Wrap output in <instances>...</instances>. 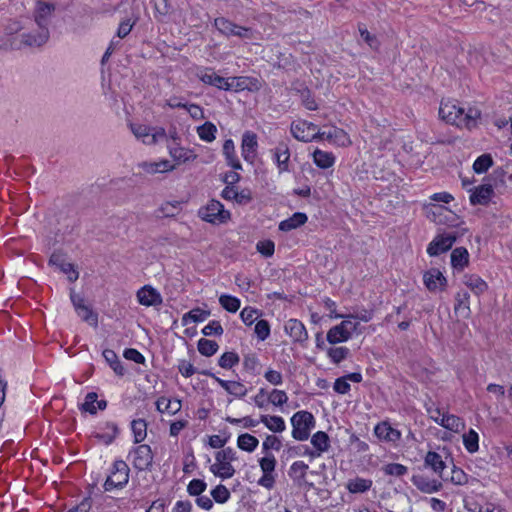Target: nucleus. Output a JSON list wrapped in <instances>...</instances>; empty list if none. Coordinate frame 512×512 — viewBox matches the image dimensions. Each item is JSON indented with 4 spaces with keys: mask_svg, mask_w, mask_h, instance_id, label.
<instances>
[{
    "mask_svg": "<svg viewBox=\"0 0 512 512\" xmlns=\"http://www.w3.org/2000/svg\"><path fill=\"white\" fill-rule=\"evenodd\" d=\"M439 115L446 124L460 126L464 124L467 128L483 125L481 111L476 106H469L467 109L459 106L454 100L442 101L439 108Z\"/></svg>",
    "mask_w": 512,
    "mask_h": 512,
    "instance_id": "f257e3e1",
    "label": "nucleus"
},
{
    "mask_svg": "<svg viewBox=\"0 0 512 512\" xmlns=\"http://www.w3.org/2000/svg\"><path fill=\"white\" fill-rule=\"evenodd\" d=\"M154 131V133H151V130H132L135 138L142 141L145 145L167 144L170 155L174 159H181L183 157V149L173 148L169 145V139L175 142L178 138L176 130H170V135H167L166 130Z\"/></svg>",
    "mask_w": 512,
    "mask_h": 512,
    "instance_id": "f03ea898",
    "label": "nucleus"
},
{
    "mask_svg": "<svg viewBox=\"0 0 512 512\" xmlns=\"http://www.w3.org/2000/svg\"><path fill=\"white\" fill-rule=\"evenodd\" d=\"M291 424L293 427L292 437L298 441H305L309 438L316 421L312 413L303 410L292 416Z\"/></svg>",
    "mask_w": 512,
    "mask_h": 512,
    "instance_id": "7ed1b4c3",
    "label": "nucleus"
},
{
    "mask_svg": "<svg viewBox=\"0 0 512 512\" xmlns=\"http://www.w3.org/2000/svg\"><path fill=\"white\" fill-rule=\"evenodd\" d=\"M130 468L123 460H116L112 465L111 474L104 483V490L122 489L129 481Z\"/></svg>",
    "mask_w": 512,
    "mask_h": 512,
    "instance_id": "20e7f679",
    "label": "nucleus"
},
{
    "mask_svg": "<svg viewBox=\"0 0 512 512\" xmlns=\"http://www.w3.org/2000/svg\"><path fill=\"white\" fill-rule=\"evenodd\" d=\"M199 217L212 224H220L226 222L230 217V213L224 210V206L217 200H211L205 207L200 208Z\"/></svg>",
    "mask_w": 512,
    "mask_h": 512,
    "instance_id": "39448f33",
    "label": "nucleus"
},
{
    "mask_svg": "<svg viewBox=\"0 0 512 512\" xmlns=\"http://www.w3.org/2000/svg\"><path fill=\"white\" fill-rule=\"evenodd\" d=\"M359 322H353L349 318L343 320L340 324L332 327L327 332V341L330 344H337L347 341L351 334L357 331Z\"/></svg>",
    "mask_w": 512,
    "mask_h": 512,
    "instance_id": "423d86ee",
    "label": "nucleus"
},
{
    "mask_svg": "<svg viewBox=\"0 0 512 512\" xmlns=\"http://www.w3.org/2000/svg\"><path fill=\"white\" fill-rule=\"evenodd\" d=\"M133 455L132 465L138 471H152L153 452L147 444H141L134 448L131 452Z\"/></svg>",
    "mask_w": 512,
    "mask_h": 512,
    "instance_id": "0eeeda50",
    "label": "nucleus"
},
{
    "mask_svg": "<svg viewBox=\"0 0 512 512\" xmlns=\"http://www.w3.org/2000/svg\"><path fill=\"white\" fill-rule=\"evenodd\" d=\"M459 237L458 232H451L437 235L428 245L427 253L429 256H438L450 250Z\"/></svg>",
    "mask_w": 512,
    "mask_h": 512,
    "instance_id": "6e6552de",
    "label": "nucleus"
},
{
    "mask_svg": "<svg viewBox=\"0 0 512 512\" xmlns=\"http://www.w3.org/2000/svg\"><path fill=\"white\" fill-rule=\"evenodd\" d=\"M49 37V30L39 29L36 33L29 32L21 34L17 41L11 43V46L15 49H21L22 47H41L48 41Z\"/></svg>",
    "mask_w": 512,
    "mask_h": 512,
    "instance_id": "1a4fd4ad",
    "label": "nucleus"
},
{
    "mask_svg": "<svg viewBox=\"0 0 512 512\" xmlns=\"http://www.w3.org/2000/svg\"><path fill=\"white\" fill-rule=\"evenodd\" d=\"M140 170L139 175H156L159 173H167L175 169V165L167 160L162 159L159 161H142L137 164Z\"/></svg>",
    "mask_w": 512,
    "mask_h": 512,
    "instance_id": "9d476101",
    "label": "nucleus"
},
{
    "mask_svg": "<svg viewBox=\"0 0 512 512\" xmlns=\"http://www.w3.org/2000/svg\"><path fill=\"white\" fill-rule=\"evenodd\" d=\"M165 106H168L172 109L182 108L194 120H200L204 117L203 109L200 106L188 103V101L183 97L171 96L166 100Z\"/></svg>",
    "mask_w": 512,
    "mask_h": 512,
    "instance_id": "9b49d317",
    "label": "nucleus"
},
{
    "mask_svg": "<svg viewBox=\"0 0 512 512\" xmlns=\"http://www.w3.org/2000/svg\"><path fill=\"white\" fill-rule=\"evenodd\" d=\"M49 265L59 268L61 272L67 275L70 282H75L79 277V273L74 265L66 262L64 255L60 252L52 253L49 258Z\"/></svg>",
    "mask_w": 512,
    "mask_h": 512,
    "instance_id": "f8f14e48",
    "label": "nucleus"
},
{
    "mask_svg": "<svg viewBox=\"0 0 512 512\" xmlns=\"http://www.w3.org/2000/svg\"><path fill=\"white\" fill-rule=\"evenodd\" d=\"M54 11V5L44 1H38L34 12V20L40 30H49L50 19Z\"/></svg>",
    "mask_w": 512,
    "mask_h": 512,
    "instance_id": "ddd939ff",
    "label": "nucleus"
},
{
    "mask_svg": "<svg viewBox=\"0 0 512 512\" xmlns=\"http://www.w3.org/2000/svg\"><path fill=\"white\" fill-rule=\"evenodd\" d=\"M273 158L277 164L279 173L290 171V150L285 142H280L271 150Z\"/></svg>",
    "mask_w": 512,
    "mask_h": 512,
    "instance_id": "4468645a",
    "label": "nucleus"
},
{
    "mask_svg": "<svg viewBox=\"0 0 512 512\" xmlns=\"http://www.w3.org/2000/svg\"><path fill=\"white\" fill-rule=\"evenodd\" d=\"M285 332L294 342L304 343L308 340V333L304 324L298 319H289L285 324Z\"/></svg>",
    "mask_w": 512,
    "mask_h": 512,
    "instance_id": "2eb2a0df",
    "label": "nucleus"
},
{
    "mask_svg": "<svg viewBox=\"0 0 512 512\" xmlns=\"http://www.w3.org/2000/svg\"><path fill=\"white\" fill-rule=\"evenodd\" d=\"M375 435L383 441L396 443L401 439V432L393 428L389 422L378 423L374 428Z\"/></svg>",
    "mask_w": 512,
    "mask_h": 512,
    "instance_id": "dca6fc26",
    "label": "nucleus"
},
{
    "mask_svg": "<svg viewBox=\"0 0 512 512\" xmlns=\"http://www.w3.org/2000/svg\"><path fill=\"white\" fill-rule=\"evenodd\" d=\"M414 486L424 493L437 492L442 488V483L435 479H430L423 474L413 475L411 479Z\"/></svg>",
    "mask_w": 512,
    "mask_h": 512,
    "instance_id": "f3484780",
    "label": "nucleus"
},
{
    "mask_svg": "<svg viewBox=\"0 0 512 512\" xmlns=\"http://www.w3.org/2000/svg\"><path fill=\"white\" fill-rule=\"evenodd\" d=\"M493 194L494 190L492 184H482L472 191L470 195V202L472 205H487Z\"/></svg>",
    "mask_w": 512,
    "mask_h": 512,
    "instance_id": "a211bd4d",
    "label": "nucleus"
},
{
    "mask_svg": "<svg viewBox=\"0 0 512 512\" xmlns=\"http://www.w3.org/2000/svg\"><path fill=\"white\" fill-rule=\"evenodd\" d=\"M137 299L141 305L157 306L162 304L160 293L153 287L146 285L137 292Z\"/></svg>",
    "mask_w": 512,
    "mask_h": 512,
    "instance_id": "6ab92c4d",
    "label": "nucleus"
},
{
    "mask_svg": "<svg viewBox=\"0 0 512 512\" xmlns=\"http://www.w3.org/2000/svg\"><path fill=\"white\" fill-rule=\"evenodd\" d=\"M99 429L103 432H95L93 437L106 445L111 444L119 434L118 425L114 422L107 421L100 425Z\"/></svg>",
    "mask_w": 512,
    "mask_h": 512,
    "instance_id": "aec40b11",
    "label": "nucleus"
},
{
    "mask_svg": "<svg viewBox=\"0 0 512 512\" xmlns=\"http://www.w3.org/2000/svg\"><path fill=\"white\" fill-rule=\"evenodd\" d=\"M423 281L429 291H435L437 288L443 289L447 283L443 274L435 268L424 273Z\"/></svg>",
    "mask_w": 512,
    "mask_h": 512,
    "instance_id": "412c9836",
    "label": "nucleus"
},
{
    "mask_svg": "<svg viewBox=\"0 0 512 512\" xmlns=\"http://www.w3.org/2000/svg\"><path fill=\"white\" fill-rule=\"evenodd\" d=\"M257 136L255 133L246 132L242 138V155L248 162H253L256 155Z\"/></svg>",
    "mask_w": 512,
    "mask_h": 512,
    "instance_id": "4be33fe9",
    "label": "nucleus"
},
{
    "mask_svg": "<svg viewBox=\"0 0 512 512\" xmlns=\"http://www.w3.org/2000/svg\"><path fill=\"white\" fill-rule=\"evenodd\" d=\"M424 464L438 474L442 480H448V477L444 475L446 464L440 454L434 451H429L425 456Z\"/></svg>",
    "mask_w": 512,
    "mask_h": 512,
    "instance_id": "5701e85b",
    "label": "nucleus"
},
{
    "mask_svg": "<svg viewBox=\"0 0 512 512\" xmlns=\"http://www.w3.org/2000/svg\"><path fill=\"white\" fill-rule=\"evenodd\" d=\"M311 444L315 448V452H311L310 457H319L322 453L329 450L330 438L326 432L318 431L311 437Z\"/></svg>",
    "mask_w": 512,
    "mask_h": 512,
    "instance_id": "b1692460",
    "label": "nucleus"
},
{
    "mask_svg": "<svg viewBox=\"0 0 512 512\" xmlns=\"http://www.w3.org/2000/svg\"><path fill=\"white\" fill-rule=\"evenodd\" d=\"M198 76L204 84L215 86L224 91L227 89L228 78L217 75L212 69H206L200 72Z\"/></svg>",
    "mask_w": 512,
    "mask_h": 512,
    "instance_id": "393cba45",
    "label": "nucleus"
},
{
    "mask_svg": "<svg viewBox=\"0 0 512 512\" xmlns=\"http://www.w3.org/2000/svg\"><path fill=\"white\" fill-rule=\"evenodd\" d=\"M470 295L467 291H459L455 296L454 313L462 318H469L471 314L469 306Z\"/></svg>",
    "mask_w": 512,
    "mask_h": 512,
    "instance_id": "a878e982",
    "label": "nucleus"
},
{
    "mask_svg": "<svg viewBox=\"0 0 512 512\" xmlns=\"http://www.w3.org/2000/svg\"><path fill=\"white\" fill-rule=\"evenodd\" d=\"M463 283L477 296L483 294L488 289L487 283L476 274H465Z\"/></svg>",
    "mask_w": 512,
    "mask_h": 512,
    "instance_id": "bb28decb",
    "label": "nucleus"
},
{
    "mask_svg": "<svg viewBox=\"0 0 512 512\" xmlns=\"http://www.w3.org/2000/svg\"><path fill=\"white\" fill-rule=\"evenodd\" d=\"M332 145L346 147L351 144V139L345 130H329L325 131L324 139Z\"/></svg>",
    "mask_w": 512,
    "mask_h": 512,
    "instance_id": "cd10ccee",
    "label": "nucleus"
},
{
    "mask_svg": "<svg viewBox=\"0 0 512 512\" xmlns=\"http://www.w3.org/2000/svg\"><path fill=\"white\" fill-rule=\"evenodd\" d=\"M451 264L454 269L462 271L469 264V253L464 247H457L451 253Z\"/></svg>",
    "mask_w": 512,
    "mask_h": 512,
    "instance_id": "c85d7f7f",
    "label": "nucleus"
},
{
    "mask_svg": "<svg viewBox=\"0 0 512 512\" xmlns=\"http://www.w3.org/2000/svg\"><path fill=\"white\" fill-rule=\"evenodd\" d=\"M307 219L308 218L305 213L296 212L290 218L281 221L279 224V229L285 232L291 231L304 225L307 222Z\"/></svg>",
    "mask_w": 512,
    "mask_h": 512,
    "instance_id": "c756f323",
    "label": "nucleus"
},
{
    "mask_svg": "<svg viewBox=\"0 0 512 512\" xmlns=\"http://www.w3.org/2000/svg\"><path fill=\"white\" fill-rule=\"evenodd\" d=\"M435 421L442 427L454 432H459L465 427L464 421L460 417L453 414H443L440 421H438L437 418H435Z\"/></svg>",
    "mask_w": 512,
    "mask_h": 512,
    "instance_id": "7c9ffc66",
    "label": "nucleus"
},
{
    "mask_svg": "<svg viewBox=\"0 0 512 512\" xmlns=\"http://www.w3.org/2000/svg\"><path fill=\"white\" fill-rule=\"evenodd\" d=\"M181 407H182V404H181V400H179V399L170 400L166 397H160L156 401V409L160 413L167 411L170 414L174 415L181 410Z\"/></svg>",
    "mask_w": 512,
    "mask_h": 512,
    "instance_id": "2f4dec72",
    "label": "nucleus"
},
{
    "mask_svg": "<svg viewBox=\"0 0 512 512\" xmlns=\"http://www.w3.org/2000/svg\"><path fill=\"white\" fill-rule=\"evenodd\" d=\"M314 163L321 169H327L334 165L335 157L332 153L316 149L313 152Z\"/></svg>",
    "mask_w": 512,
    "mask_h": 512,
    "instance_id": "473e14b6",
    "label": "nucleus"
},
{
    "mask_svg": "<svg viewBox=\"0 0 512 512\" xmlns=\"http://www.w3.org/2000/svg\"><path fill=\"white\" fill-rule=\"evenodd\" d=\"M103 357L118 376H123L125 374V369L113 350L105 349L103 351Z\"/></svg>",
    "mask_w": 512,
    "mask_h": 512,
    "instance_id": "72a5a7b5",
    "label": "nucleus"
},
{
    "mask_svg": "<svg viewBox=\"0 0 512 512\" xmlns=\"http://www.w3.org/2000/svg\"><path fill=\"white\" fill-rule=\"evenodd\" d=\"M214 26L221 34L230 37L235 36L238 25L224 17H219L214 20Z\"/></svg>",
    "mask_w": 512,
    "mask_h": 512,
    "instance_id": "f704fd0d",
    "label": "nucleus"
},
{
    "mask_svg": "<svg viewBox=\"0 0 512 512\" xmlns=\"http://www.w3.org/2000/svg\"><path fill=\"white\" fill-rule=\"evenodd\" d=\"M223 152L228 160V164L235 170L242 169L239 159L235 155L234 142L231 139L225 140Z\"/></svg>",
    "mask_w": 512,
    "mask_h": 512,
    "instance_id": "c9c22d12",
    "label": "nucleus"
},
{
    "mask_svg": "<svg viewBox=\"0 0 512 512\" xmlns=\"http://www.w3.org/2000/svg\"><path fill=\"white\" fill-rule=\"evenodd\" d=\"M209 315H210L209 310H203L201 308H194L183 315L182 324L187 325L190 322H193V323L202 322Z\"/></svg>",
    "mask_w": 512,
    "mask_h": 512,
    "instance_id": "e433bc0d",
    "label": "nucleus"
},
{
    "mask_svg": "<svg viewBox=\"0 0 512 512\" xmlns=\"http://www.w3.org/2000/svg\"><path fill=\"white\" fill-rule=\"evenodd\" d=\"M292 135L299 141L312 142L324 139L325 131L318 130L316 133H310V130H291Z\"/></svg>",
    "mask_w": 512,
    "mask_h": 512,
    "instance_id": "4c0bfd02",
    "label": "nucleus"
},
{
    "mask_svg": "<svg viewBox=\"0 0 512 512\" xmlns=\"http://www.w3.org/2000/svg\"><path fill=\"white\" fill-rule=\"evenodd\" d=\"M258 444L259 440L255 436L248 433L239 435L237 439V446L241 450L247 452H253L257 448Z\"/></svg>",
    "mask_w": 512,
    "mask_h": 512,
    "instance_id": "58836bf2",
    "label": "nucleus"
},
{
    "mask_svg": "<svg viewBox=\"0 0 512 512\" xmlns=\"http://www.w3.org/2000/svg\"><path fill=\"white\" fill-rule=\"evenodd\" d=\"M372 486V481L364 478L351 479L347 483V489L350 493H364Z\"/></svg>",
    "mask_w": 512,
    "mask_h": 512,
    "instance_id": "ea45409f",
    "label": "nucleus"
},
{
    "mask_svg": "<svg viewBox=\"0 0 512 512\" xmlns=\"http://www.w3.org/2000/svg\"><path fill=\"white\" fill-rule=\"evenodd\" d=\"M131 429L134 435V442H142L147 435V423L144 419H136L131 422Z\"/></svg>",
    "mask_w": 512,
    "mask_h": 512,
    "instance_id": "a19ab883",
    "label": "nucleus"
},
{
    "mask_svg": "<svg viewBox=\"0 0 512 512\" xmlns=\"http://www.w3.org/2000/svg\"><path fill=\"white\" fill-rule=\"evenodd\" d=\"M493 163V158L490 154H482L474 161L473 170L477 174L485 173L490 167H492Z\"/></svg>",
    "mask_w": 512,
    "mask_h": 512,
    "instance_id": "79ce46f5",
    "label": "nucleus"
},
{
    "mask_svg": "<svg viewBox=\"0 0 512 512\" xmlns=\"http://www.w3.org/2000/svg\"><path fill=\"white\" fill-rule=\"evenodd\" d=\"M479 436L478 433L469 429L467 433L463 435V444L469 453H475L479 449Z\"/></svg>",
    "mask_w": 512,
    "mask_h": 512,
    "instance_id": "37998d69",
    "label": "nucleus"
},
{
    "mask_svg": "<svg viewBox=\"0 0 512 512\" xmlns=\"http://www.w3.org/2000/svg\"><path fill=\"white\" fill-rule=\"evenodd\" d=\"M197 348H198V351H199V353L201 355L206 356V357H210V356L214 355L217 352L219 346L213 340H208L206 338H201L198 341Z\"/></svg>",
    "mask_w": 512,
    "mask_h": 512,
    "instance_id": "c03bdc74",
    "label": "nucleus"
},
{
    "mask_svg": "<svg viewBox=\"0 0 512 512\" xmlns=\"http://www.w3.org/2000/svg\"><path fill=\"white\" fill-rule=\"evenodd\" d=\"M210 469L214 475L219 476L222 479L231 478L235 473V469L230 462L219 463V465L214 464Z\"/></svg>",
    "mask_w": 512,
    "mask_h": 512,
    "instance_id": "a18cd8bd",
    "label": "nucleus"
},
{
    "mask_svg": "<svg viewBox=\"0 0 512 512\" xmlns=\"http://www.w3.org/2000/svg\"><path fill=\"white\" fill-rule=\"evenodd\" d=\"M243 367L246 371L252 373L253 375L260 374V363L257 355L254 353L244 355Z\"/></svg>",
    "mask_w": 512,
    "mask_h": 512,
    "instance_id": "49530a36",
    "label": "nucleus"
},
{
    "mask_svg": "<svg viewBox=\"0 0 512 512\" xmlns=\"http://www.w3.org/2000/svg\"><path fill=\"white\" fill-rule=\"evenodd\" d=\"M259 422H262L267 428L271 421L275 422V426L270 427V431L280 433L285 430V422L280 416L261 415Z\"/></svg>",
    "mask_w": 512,
    "mask_h": 512,
    "instance_id": "de8ad7c7",
    "label": "nucleus"
},
{
    "mask_svg": "<svg viewBox=\"0 0 512 512\" xmlns=\"http://www.w3.org/2000/svg\"><path fill=\"white\" fill-rule=\"evenodd\" d=\"M219 303L226 311L231 313H235L240 308V300L228 294L221 295Z\"/></svg>",
    "mask_w": 512,
    "mask_h": 512,
    "instance_id": "09e8293b",
    "label": "nucleus"
},
{
    "mask_svg": "<svg viewBox=\"0 0 512 512\" xmlns=\"http://www.w3.org/2000/svg\"><path fill=\"white\" fill-rule=\"evenodd\" d=\"M249 78L247 77H228L227 89L226 91H243L248 89Z\"/></svg>",
    "mask_w": 512,
    "mask_h": 512,
    "instance_id": "8fccbe9b",
    "label": "nucleus"
},
{
    "mask_svg": "<svg viewBox=\"0 0 512 512\" xmlns=\"http://www.w3.org/2000/svg\"><path fill=\"white\" fill-rule=\"evenodd\" d=\"M78 316L89 325L96 327L98 325V315L88 305L76 310Z\"/></svg>",
    "mask_w": 512,
    "mask_h": 512,
    "instance_id": "3c124183",
    "label": "nucleus"
},
{
    "mask_svg": "<svg viewBox=\"0 0 512 512\" xmlns=\"http://www.w3.org/2000/svg\"><path fill=\"white\" fill-rule=\"evenodd\" d=\"M240 361V357L236 352H225L221 355L218 360V365L223 369H231L237 365Z\"/></svg>",
    "mask_w": 512,
    "mask_h": 512,
    "instance_id": "603ef678",
    "label": "nucleus"
},
{
    "mask_svg": "<svg viewBox=\"0 0 512 512\" xmlns=\"http://www.w3.org/2000/svg\"><path fill=\"white\" fill-rule=\"evenodd\" d=\"M447 211L449 210L445 206L439 204H430L426 207L427 217L436 223H442L440 216Z\"/></svg>",
    "mask_w": 512,
    "mask_h": 512,
    "instance_id": "864d4df0",
    "label": "nucleus"
},
{
    "mask_svg": "<svg viewBox=\"0 0 512 512\" xmlns=\"http://www.w3.org/2000/svg\"><path fill=\"white\" fill-rule=\"evenodd\" d=\"M385 475L401 477L405 475L408 471V468L399 463H389L382 467Z\"/></svg>",
    "mask_w": 512,
    "mask_h": 512,
    "instance_id": "5fc2aeb1",
    "label": "nucleus"
},
{
    "mask_svg": "<svg viewBox=\"0 0 512 512\" xmlns=\"http://www.w3.org/2000/svg\"><path fill=\"white\" fill-rule=\"evenodd\" d=\"M98 395L95 392H89L85 396L84 402L80 406V410L89 412L90 414L94 415L97 413V407L95 406V403L97 401Z\"/></svg>",
    "mask_w": 512,
    "mask_h": 512,
    "instance_id": "6e6d98bb",
    "label": "nucleus"
},
{
    "mask_svg": "<svg viewBox=\"0 0 512 512\" xmlns=\"http://www.w3.org/2000/svg\"><path fill=\"white\" fill-rule=\"evenodd\" d=\"M211 496L217 503H225L230 498V491L222 484L217 485L212 491Z\"/></svg>",
    "mask_w": 512,
    "mask_h": 512,
    "instance_id": "4d7b16f0",
    "label": "nucleus"
},
{
    "mask_svg": "<svg viewBox=\"0 0 512 512\" xmlns=\"http://www.w3.org/2000/svg\"><path fill=\"white\" fill-rule=\"evenodd\" d=\"M260 315L261 312L258 309L252 307H245L240 313L241 320L246 325L253 324Z\"/></svg>",
    "mask_w": 512,
    "mask_h": 512,
    "instance_id": "13d9d810",
    "label": "nucleus"
},
{
    "mask_svg": "<svg viewBox=\"0 0 512 512\" xmlns=\"http://www.w3.org/2000/svg\"><path fill=\"white\" fill-rule=\"evenodd\" d=\"M349 354V349L347 347H336L328 349V356L335 363L339 364L343 361Z\"/></svg>",
    "mask_w": 512,
    "mask_h": 512,
    "instance_id": "bf43d9fd",
    "label": "nucleus"
},
{
    "mask_svg": "<svg viewBox=\"0 0 512 512\" xmlns=\"http://www.w3.org/2000/svg\"><path fill=\"white\" fill-rule=\"evenodd\" d=\"M282 447L280 439L274 435H268L262 443V449L265 454H270L269 450L279 451Z\"/></svg>",
    "mask_w": 512,
    "mask_h": 512,
    "instance_id": "052dcab7",
    "label": "nucleus"
},
{
    "mask_svg": "<svg viewBox=\"0 0 512 512\" xmlns=\"http://www.w3.org/2000/svg\"><path fill=\"white\" fill-rule=\"evenodd\" d=\"M255 334L261 341L266 340L270 335V324L267 320L261 319L255 325Z\"/></svg>",
    "mask_w": 512,
    "mask_h": 512,
    "instance_id": "680f3d73",
    "label": "nucleus"
},
{
    "mask_svg": "<svg viewBox=\"0 0 512 512\" xmlns=\"http://www.w3.org/2000/svg\"><path fill=\"white\" fill-rule=\"evenodd\" d=\"M276 459L272 454H266L259 460V465L264 474L273 473L276 467Z\"/></svg>",
    "mask_w": 512,
    "mask_h": 512,
    "instance_id": "e2e57ef3",
    "label": "nucleus"
},
{
    "mask_svg": "<svg viewBox=\"0 0 512 512\" xmlns=\"http://www.w3.org/2000/svg\"><path fill=\"white\" fill-rule=\"evenodd\" d=\"M505 175L506 171L502 167H498L494 169L493 172L487 177V180L489 181V184H492L493 187H497L499 184H505Z\"/></svg>",
    "mask_w": 512,
    "mask_h": 512,
    "instance_id": "0e129e2a",
    "label": "nucleus"
},
{
    "mask_svg": "<svg viewBox=\"0 0 512 512\" xmlns=\"http://www.w3.org/2000/svg\"><path fill=\"white\" fill-rule=\"evenodd\" d=\"M207 484L201 479H193L187 486V492L191 496H199L206 490Z\"/></svg>",
    "mask_w": 512,
    "mask_h": 512,
    "instance_id": "69168bd1",
    "label": "nucleus"
},
{
    "mask_svg": "<svg viewBox=\"0 0 512 512\" xmlns=\"http://www.w3.org/2000/svg\"><path fill=\"white\" fill-rule=\"evenodd\" d=\"M268 400L275 406H282L288 401V396L285 391L274 389L270 393Z\"/></svg>",
    "mask_w": 512,
    "mask_h": 512,
    "instance_id": "338daca9",
    "label": "nucleus"
},
{
    "mask_svg": "<svg viewBox=\"0 0 512 512\" xmlns=\"http://www.w3.org/2000/svg\"><path fill=\"white\" fill-rule=\"evenodd\" d=\"M202 333L205 336H221L223 334V328L219 321L213 320L202 329Z\"/></svg>",
    "mask_w": 512,
    "mask_h": 512,
    "instance_id": "774afa93",
    "label": "nucleus"
}]
</instances>
